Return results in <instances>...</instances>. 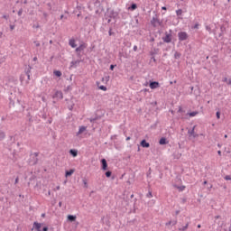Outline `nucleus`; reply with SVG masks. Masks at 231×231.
I'll return each instance as SVG.
<instances>
[{
	"label": "nucleus",
	"mask_w": 231,
	"mask_h": 231,
	"mask_svg": "<svg viewBox=\"0 0 231 231\" xmlns=\"http://www.w3.org/2000/svg\"><path fill=\"white\" fill-rule=\"evenodd\" d=\"M183 108H181V106L179 107L178 113H183Z\"/></svg>",
	"instance_id": "obj_52"
},
{
	"label": "nucleus",
	"mask_w": 231,
	"mask_h": 231,
	"mask_svg": "<svg viewBox=\"0 0 231 231\" xmlns=\"http://www.w3.org/2000/svg\"><path fill=\"white\" fill-rule=\"evenodd\" d=\"M174 158H177V160H180V158H181V153L178 152L177 154L174 155Z\"/></svg>",
	"instance_id": "obj_38"
},
{
	"label": "nucleus",
	"mask_w": 231,
	"mask_h": 231,
	"mask_svg": "<svg viewBox=\"0 0 231 231\" xmlns=\"http://www.w3.org/2000/svg\"><path fill=\"white\" fill-rule=\"evenodd\" d=\"M83 185L85 189H88V180H86V179L83 180Z\"/></svg>",
	"instance_id": "obj_39"
},
{
	"label": "nucleus",
	"mask_w": 231,
	"mask_h": 231,
	"mask_svg": "<svg viewBox=\"0 0 231 231\" xmlns=\"http://www.w3.org/2000/svg\"><path fill=\"white\" fill-rule=\"evenodd\" d=\"M43 17L46 19L48 17V13H43Z\"/></svg>",
	"instance_id": "obj_58"
},
{
	"label": "nucleus",
	"mask_w": 231,
	"mask_h": 231,
	"mask_svg": "<svg viewBox=\"0 0 231 231\" xmlns=\"http://www.w3.org/2000/svg\"><path fill=\"white\" fill-rule=\"evenodd\" d=\"M131 140V136L126 137V142H129Z\"/></svg>",
	"instance_id": "obj_63"
},
{
	"label": "nucleus",
	"mask_w": 231,
	"mask_h": 231,
	"mask_svg": "<svg viewBox=\"0 0 231 231\" xmlns=\"http://www.w3.org/2000/svg\"><path fill=\"white\" fill-rule=\"evenodd\" d=\"M224 179H225L226 181H230V180H231V176H230V175H226Z\"/></svg>",
	"instance_id": "obj_43"
},
{
	"label": "nucleus",
	"mask_w": 231,
	"mask_h": 231,
	"mask_svg": "<svg viewBox=\"0 0 231 231\" xmlns=\"http://www.w3.org/2000/svg\"><path fill=\"white\" fill-rule=\"evenodd\" d=\"M115 68H116V65H110V70L113 71L115 69Z\"/></svg>",
	"instance_id": "obj_49"
},
{
	"label": "nucleus",
	"mask_w": 231,
	"mask_h": 231,
	"mask_svg": "<svg viewBox=\"0 0 231 231\" xmlns=\"http://www.w3.org/2000/svg\"><path fill=\"white\" fill-rule=\"evenodd\" d=\"M41 226H42V224H41L39 222H34L32 230H33V228H35V230L39 231V230H41Z\"/></svg>",
	"instance_id": "obj_19"
},
{
	"label": "nucleus",
	"mask_w": 231,
	"mask_h": 231,
	"mask_svg": "<svg viewBox=\"0 0 231 231\" xmlns=\"http://www.w3.org/2000/svg\"><path fill=\"white\" fill-rule=\"evenodd\" d=\"M108 35H109V37L115 36V32H113V27H110V28H109Z\"/></svg>",
	"instance_id": "obj_28"
},
{
	"label": "nucleus",
	"mask_w": 231,
	"mask_h": 231,
	"mask_svg": "<svg viewBox=\"0 0 231 231\" xmlns=\"http://www.w3.org/2000/svg\"><path fill=\"white\" fill-rule=\"evenodd\" d=\"M197 115H199V112L193 111V112L187 113V116H189L190 118L196 116Z\"/></svg>",
	"instance_id": "obj_23"
},
{
	"label": "nucleus",
	"mask_w": 231,
	"mask_h": 231,
	"mask_svg": "<svg viewBox=\"0 0 231 231\" xmlns=\"http://www.w3.org/2000/svg\"><path fill=\"white\" fill-rule=\"evenodd\" d=\"M182 14H183V10H181V9L176 10V15H177V17H180V15H182Z\"/></svg>",
	"instance_id": "obj_30"
},
{
	"label": "nucleus",
	"mask_w": 231,
	"mask_h": 231,
	"mask_svg": "<svg viewBox=\"0 0 231 231\" xmlns=\"http://www.w3.org/2000/svg\"><path fill=\"white\" fill-rule=\"evenodd\" d=\"M175 226V225H178V219L170 220L165 223V226Z\"/></svg>",
	"instance_id": "obj_13"
},
{
	"label": "nucleus",
	"mask_w": 231,
	"mask_h": 231,
	"mask_svg": "<svg viewBox=\"0 0 231 231\" xmlns=\"http://www.w3.org/2000/svg\"><path fill=\"white\" fill-rule=\"evenodd\" d=\"M32 74V67L28 66L24 69V73L21 74L20 76V82L21 84H25L28 86L30 84V75Z\"/></svg>",
	"instance_id": "obj_1"
},
{
	"label": "nucleus",
	"mask_w": 231,
	"mask_h": 231,
	"mask_svg": "<svg viewBox=\"0 0 231 231\" xmlns=\"http://www.w3.org/2000/svg\"><path fill=\"white\" fill-rule=\"evenodd\" d=\"M111 19H112V18H107V19H106L108 24L111 23Z\"/></svg>",
	"instance_id": "obj_60"
},
{
	"label": "nucleus",
	"mask_w": 231,
	"mask_h": 231,
	"mask_svg": "<svg viewBox=\"0 0 231 231\" xmlns=\"http://www.w3.org/2000/svg\"><path fill=\"white\" fill-rule=\"evenodd\" d=\"M67 217H68V221H69L70 223L77 221V216L75 215H68Z\"/></svg>",
	"instance_id": "obj_21"
},
{
	"label": "nucleus",
	"mask_w": 231,
	"mask_h": 231,
	"mask_svg": "<svg viewBox=\"0 0 231 231\" xmlns=\"http://www.w3.org/2000/svg\"><path fill=\"white\" fill-rule=\"evenodd\" d=\"M78 59H82V52H76Z\"/></svg>",
	"instance_id": "obj_42"
},
{
	"label": "nucleus",
	"mask_w": 231,
	"mask_h": 231,
	"mask_svg": "<svg viewBox=\"0 0 231 231\" xmlns=\"http://www.w3.org/2000/svg\"><path fill=\"white\" fill-rule=\"evenodd\" d=\"M146 198H152V191H149L147 194H146Z\"/></svg>",
	"instance_id": "obj_36"
},
{
	"label": "nucleus",
	"mask_w": 231,
	"mask_h": 231,
	"mask_svg": "<svg viewBox=\"0 0 231 231\" xmlns=\"http://www.w3.org/2000/svg\"><path fill=\"white\" fill-rule=\"evenodd\" d=\"M179 41L182 42L183 41H187L189 39V33L187 32H178Z\"/></svg>",
	"instance_id": "obj_7"
},
{
	"label": "nucleus",
	"mask_w": 231,
	"mask_h": 231,
	"mask_svg": "<svg viewBox=\"0 0 231 231\" xmlns=\"http://www.w3.org/2000/svg\"><path fill=\"white\" fill-rule=\"evenodd\" d=\"M174 57H175V59H180V57H181V54L176 52V53L174 54Z\"/></svg>",
	"instance_id": "obj_44"
},
{
	"label": "nucleus",
	"mask_w": 231,
	"mask_h": 231,
	"mask_svg": "<svg viewBox=\"0 0 231 231\" xmlns=\"http://www.w3.org/2000/svg\"><path fill=\"white\" fill-rule=\"evenodd\" d=\"M86 48H88V43H81L78 48L75 49V52L82 53V51H84V50H86Z\"/></svg>",
	"instance_id": "obj_8"
},
{
	"label": "nucleus",
	"mask_w": 231,
	"mask_h": 231,
	"mask_svg": "<svg viewBox=\"0 0 231 231\" xmlns=\"http://www.w3.org/2000/svg\"><path fill=\"white\" fill-rule=\"evenodd\" d=\"M216 116H217V120H219V118H221V112L217 111L216 113Z\"/></svg>",
	"instance_id": "obj_37"
},
{
	"label": "nucleus",
	"mask_w": 231,
	"mask_h": 231,
	"mask_svg": "<svg viewBox=\"0 0 231 231\" xmlns=\"http://www.w3.org/2000/svg\"><path fill=\"white\" fill-rule=\"evenodd\" d=\"M217 154H218V156H221V150L217 151Z\"/></svg>",
	"instance_id": "obj_61"
},
{
	"label": "nucleus",
	"mask_w": 231,
	"mask_h": 231,
	"mask_svg": "<svg viewBox=\"0 0 231 231\" xmlns=\"http://www.w3.org/2000/svg\"><path fill=\"white\" fill-rule=\"evenodd\" d=\"M136 8H138V5L133 3L130 6H128L127 10H129L130 12H134Z\"/></svg>",
	"instance_id": "obj_22"
},
{
	"label": "nucleus",
	"mask_w": 231,
	"mask_h": 231,
	"mask_svg": "<svg viewBox=\"0 0 231 231\" xmlns=\"http://www.w3.org/2000/svg\"><path fill=\"white\" fill-rule=\"evenodd\" d=\"M207 183H208L207 180L203 181V185H207Z\"/></svg>",
	"instance_id": "obj_64"
},
{
	"label": "nucleus",
	"mask_w": 231,
	"mask_h": 231,
	"mask_svg": "<svg viewBox=\"0 0 231 231\" xmlns=\"http://www.w3.org/2000/svg\"><path fill=\"white\" fill-rule=\"evenodd\" d=\"M100 1L101 0H96L95 6H100Z\"/></svg>",
	"instance_id": "obj_45"
},
{
	"label": "nucleus",
	"mask_w": 231,
	"mask_h": 231,
	"mask_svg": "<svg viewBox=\"0 0 231 231\" xmlns=\"http://www.w3.org/2000/svg\"><path fill=\"white\" fill-rule=\"evenodd\" d=\"M162 41L167 44H169V42H172V30H170V33L167 32H165V36L162 37Z\"/></svg>",
	"instance_id": "obj_5"
},
{
	"label": "nucleus",
	"mask_w": 231,
	"mask_h": 231,
	"mask_svg": "<svg viewBox=\"0 0 231 231\" xmlns=\"http://www.w3.org/2000/svg\"><path fill=\"white\" fill-rule=\"evenodd\" d=\"M80 64V60H72L70 62V67L69 69H71V68H77V66Z\"/></svg>",
	"instance_id": "obj_18"
},
{
	"label": "nucleus",
	"mask_w": 231,
	"mask_h": 231,
	"mask_svg": "<svg viewBox=\"0 0 231 231\" xmlns=\"http://www.w3.org/2000/svg\"><path fill=\"white\" fill-rule=\"evenodd\" d=\"M206 30H207V32H208L209 33H212V29L210 28V26L207 25V26H206Z\"/></svg>",
	"instance_id": "obj_40"
},
{
	"label": "nucleus",
	"mask_w": 231,
	"mask_h": 231,
	"mask_svg": "<svg viewBox=\"0 0 231 231\" xmlns=\"http://www.w3.org/2000/svg\"><path fill=\"white\" fill-rule=\"evenodd\" d=\"M69 45L71 46L72 48H77V43H75V39H70L69 41Z\"/></svg>",
	"instance_id": "obj_24"
},
{
	"label": "nucleus",
	"mask_w": 231,
	"mask_h": 231,
	"mask_svg": "<svg viewBox=\"0 0 231 231\" xmlns=\"http://www.w3.org/2000/svg\"><path fill=\"white\" fill-rule=\"evenodd\" d=\"M73 172H75V170L66 171L65 172L66 178H69V176H72Z\"/></svg>",
	"instance_id": "obj_25"
},
{
	"label": "nucleus",
	"mask_w": 231,
	"mask_h": 231,
	"mask_svg": "<svg viewBox=\"0 0 231 231\" xmlns=\"http://www.w3.org/2000/svg\"><path fill=\"white\" fill-rule=\"evenodd\" d=\"M118 12L114 11L111 8H107L105 13V19H113L115 23H116V21H118Z\"/></svg>",
	"instance_id": "obj_2"
},
{
	"label": "nucleus",
	"mask_w": 231,
	"mask_h": 231,
	"mask_svg": "<svg viewBox=\"0 0 231 231\" xmlns=\"http://www.w3.org/2000/svg\"><path fill=\"white\" fill-rule=\"evenodd\" d=\"M10 30L11 31L15 30V25H10Z\"/></svg>",
	"instance_id": "obj_53"
},
{
	"label": "nucleus",
	"mask_w": 231,
	"mask_h": 231,
	"mask_svg": "<svg viewBox=\"0 0 231 231\" xmlns=\"http://www.w3.org/2000/svg\"><path fill=\"white\" fill-rule=\"evenodd\" d=\"M227 86H231V79H227Z\"/></svg>",
	"instance_id": "obj_56"
},
{
	"label": "nucleus",
	"mask_w": 231,
	"mask_h": 231,
	"mask_svg": "<svg viewBox=\"0 0 231 231\" xmlns=\"http://www.w3.org/2000/svg\"><path fill=\"white\" fill-rule=\"evenodd\" d=\"M59 207H60V208L62 207V201H60V202H59Z\"/></svg>",
	"instance_id": "obj_62"
},
{
	"label": "nucleus",
	"mask_w": 231,
	"mask_h": 231,
	"mask_svg": "<svg viewBox=\"0 0 231 231\" xmlns=\"http://www.w3.org/2000/svg\"><path fill=\"white\" fill-rule=\"evenodd\" d=\"M158 53V49H154L153 51L150 52L151 57H154Z\"/></svg>",
	"instance_id": "obj_32"
},
{
	"label": "nucleus",
	"mask_w": 231,
	"mask_h": 231,
	"mask_svg": "<svg viewBox=\"0 0 231 231\" xmlns=\"http://www.w3.org/2000/svg\"><path fill=\"white\" fill-rule=\"evenodd\" d=\"M169 143V140H167L166 137H162L160 140H159V144L160 145H167Z\"/></svg>",
	"instance_id": "obj_17"
},
{
	"label": "nucleus",
	"mask_w": 231,
	"mask_h": 231,
	"mask_svg": "<svg viewBox=\"0 0 231 231\" xmlns=\"http://www.w3.org/2000/svg\"><path fill=\"white\" fill-rule=\"evenodd\" d=\"M53 73L55 77H62V72L60 70H54Z\"/></svg>",
	"instance_id": "obj_27"
},
{
	"label": "nucleus",
	"mask_w": 231,
	"mask_h": 231,
	"mask_svg": "<svg viewBox=\"0 0 231 231\" xmlns=\"http://www.w3.org/2000/svg\"><path fill=\"white\" fill-rule=\"evenodd\" d=\"M134 51H138V46L136 45L134 46Z\"/></svg>",
	"instance_id": "obj_54"
},
{
	"label": "nucleus",
	"mask_w": 231,
	"mask_h": 231,
	"mask_svg": "<svg viewBox=\"0 0 231 231\" xmlns=\"http://www.w3.org/2000/svg\"><path fill=\"white\" fill-rule=\"evenodd\" d=\"M100 118H102V116L96 115L94 117L88 118V121L90 122V124L94 125L97 124V121L100 120Z\"/></svg>",
	"instance_id": "obj_10"
},
{
	"label": "nucleus",
	"mask_w": 231,
	"mask_h": 231,
	"mask_svg": "<svg viewBox=\"0 0 231 231\" xmlns=\"http://www.w3.org/2000/svg\"><path fill=\"white\" fill-rule=\"evenodd\" d=\"M73 107H75V103H71L70 105H68L69 111H73Z\"/></svg>",
	"instance_id": "obj_31"
},
{
	"label": "nucleus",
	"mask_w": 231,
	"mask_h": 231,
	"mask_svg": "<svg viewBox=\"0 0 231 231\" xmlns=\"http://www.w3.org/2000/svg\"><path fill=\"white\" fill-rule=\"evenodd\" d=\"M223 82H228V79L227 78H224V79H223Z\"/></svg>",
	"instance_id": "obj_59"
},
{
	"label": "nucleus",
	"mask_w": 231,
	"mask_h": 231,
	"mask_svg": "<svg viewBox=\"0 0 231 231\" xmlns=\"http://www.w3.org/2000/svg\"><path fill=\"white\" fill-rule=\"evenodd\" d=\"M21 15H23V8H21V9L18 11V16L21 17Z\"/></svg>",
	"instance_id": "obj_47"
},
{
	"label": "nucleus",
	"mask_w": 231,
	"mask_h": 231,
	"mask_svg": "<svg viewBox=\"0 0 231 231\" xmlns=\"http://www.w3.org/2000/svg\"><path fill=\"white\" fill-rule=\"evenodd\" d=\"M149 86H150L151 89H158V88H160V82L150 81Z\"/></svg>",
	"instance_id": "obj_9"
},
{
	"label": "nucleus",
	"mask_w": 231,
	"mask_h": 231,
	"mask_svg": "<svg viewBox=\"0 0 231 231\" xmlns=\"http://www.w3.org/2000/svg\"><path fill=\"white\" fill-rule=\"evenodd\" d=\"M5 138H6V134H5V132L0 130V141L5 140Z\"/></svg>",
	"instance_id": "obj_26"
},
{
	"label": "nucleus",
	"mask_w": 231,
	"mask_h": 231,
	"mask_svg": "<svg viewBox=\"0 0 231 231\" xmlns=\"http://www.w3.org/2000/svg\"><path fill=\"white\" fill-rule=\"evenodd\" d=\"M60 21H62L63 19H68V16H64V14H61L60 16Z\"/></svg>",
	"instance_id": "obj_46"
},
{
	"label": "nucleus",
	"mask_w": 231,
	"mask_h": 231,
	"mask_svg": "<svg viewBox=\"0 0 231 231\" xmlns=\"http://www.w3.org/2000/svg\"><path fill=\"white\" fill-rule=\"evenodd\" d=\"M39 163V152H31L29 158V165H37Z\"/></svg>",
	"instance_id": "obj_3"
},
{
	"label": "nucleus",
	"mask_w": 231,
	"mask_h": 231,
	"mask_svg": "<svg viewBox=\"0 0 231 231\" xmlns=\"http://www.w3.org/2000/svg\"><path fill=\"white\" fill-rule=\"evenodd\" d=\"M32 28H36V29H37V28H41V25H39V23L33 24V25H32Z\"/></svg>",
	"instance_id": "obj_50"
},
{
	"label": "nucleus",
	"mask_w": 231,
	"mask_h": 231,
	"mask_svg": "<svg viewBox=\"0 0 231 231\" xmlns=\"http://www.w3.org/2000/svg\"><path fill=\"white\" fill-rule=\"evenodd\" d=\"M98 88H99V89H101V91H107V87H106L104 85H101Z\"/></svg>",
	"instance_id": "obj_35"
},
{
	"label": "nucleus",
	"mask_w": 231,
	"mask_h": 231,
	"mask_svg": "<svg viewBox=\"0 0 231 231\" xmlns=\"http://www.w3.org/2000/svg\"><path fill=\"white\" fill-rule=\"evenodd\" d=\"M113 174V172L111 171H106L105 175L106 178H111V175Z\"/></svg>",
	"instance_id": "obj_33"
},
{
	"label": "nucleus",
	"mask_w": 231,
	"mask_h": 231,
	"mask_svg": "<svg viewBox=\"0 0 231 231\" xmlns=\"http://www.w3.org/2000/svg\"><path fill=\"white\" fill-rule=\"evenodd\" d=\"M52 98H53L54 100H57V101L62 100V98H64V94L62 93V91L57 90V91L53 94Z\"/></svg>",
	"instance_id": "obj_6"
},
{
	"label": "nucleus",
	"mask_w": 231,
	"mask_h": 231,
	"mask_svg": "<svg viewBox=\"0 0 231 231\" xmlns=\"http://www.w3.org/2000/svg\"><path fill=\"white\" fill-rule=\"evenodd\" d=\"M178 189L180 192H183V190H185V186H179Z\"/></svg>",
	"instance_id": "obj_41"
},
{
	"label": "nucleus",
	"mask_w": 231,
	"mask_h": 231,
	"mask_svg": "<svg viewBox=\"0 0 231 231\" xmlns=\"http://www.w3.org/2000/svg\"><path fill=\"white\" fill-rule=\"evenodd\" d=\"M151 24L153 26V28H156V26H162L163 24L162 21H160V18H158V14H154L151 20Z\"/></svg>",
	"instance_id": "obj_4"
},
{
	"label": "nucleus",
	"mask_w": 231,
	"mask_h": 231,
	"mask_svg": "<svg viewBox=\"0 0 231 231\" xmlns=\"http://www.w3.org/2000/svg\"><path fill=\"white\" fill-rule=\"evenodd\" d=\"M14 183H15V185H17V183H19V177H17V178L15 179Z\"/></svg>",
	"instance_id": "obj_55"
},
{
	"label": "nucleus",
	"mask_w": 231,
	"mask_h": 231,
	"mask_svg": "<svg viewBox=\"0 0 231 231\" xmlns=\"http://www.w3.org/2000/svg\"><path fill=\"white\" fill-rule=\"evenodd\" d=\"M47 122H48V124H52L53 118L50 117Z\"/></svg>",
	"instance_id": "obj_51"
},
{
	"label": "nucleus",
	"mask_w": 231,
	"mask_h": 231,
	"mask_svg": "<svg viewBox=\"0 0 231 231\" xmlns=\"http://www.w3.org/2000/svg\"><path fill=\"white\" fill-rule=\"evenodd\" d=\"M191 28L192 30H199V23H195Z\"/></svg>",
	"instance_id": "obj_34"
},
{
	"label": "nucleus",
	"mask_w": 231,
	"mask_h": 231,
	"mask_svg": "<svg viewBox=\"0 0 231 231\" xmlns=\"http://www.w3.org/2000/svg\"><path fill=\"white\" fill-rule=\"evenodd\" d=\"M9 151H12V145H14V143H15V137L14 136H9Z\"/></svg>",
	"instance_id": "obj_15"
},
{
	"label": "nucleus",
	"mask_w": 231,
	"mask_h": 231,
	"mask_svg": "<svg viewBox=\"0 0 231 231\" xmlns=\"http://www.w3.org/2000/svg\"><path fill=\"white\" fill-rule=\"evenodd\" d=\"M141 146L143 147L144 149H149V147H151V144L147 143L145 139H143L141 141Z\"/></svg>",
	"instance_id": "obj_14"
},
{
	"label": "nucleus",
	"mask_w": 231,
	"mask_h": 231,
	"mask_svg": "<svg viewBox=\"0 0 231 231\" xmlns=\"http://www.w3.org/2000/svg\"><path fill=\"white\" fill-rule=\"evenodd\" d=\"M86 129H88V127L81 125L79 126V129L78 131V133L76 134V136H79V134H82V133H84V131H86Z\"/></svg>",
	"instance_id": "obj_20"
},
{
	"label": "nucleus",
	"mask_w": 231,
	"mask_h": 231,
	"mask_svg": "<svg viewBox=\"0 0 231 231\" xmlns=\"http://www.w3.org/2000/svg\"><path fill=\"white\" fill-rule=\"evenodd\" d=\"M101 170L102 171H106L107 170V160L106 159H101Z\"/></svg>",
	"instance_id": "obj_11"
},
{
	"label": "nucleus",
	"mask_w": 231,
	"mask_h": 231,
	"mask_svg": "<svg viewBox=\"0 0 231 231\" xmlns=\"http://www.w3.org/2000/svg\"><path fill=\"white\" fill-rule=\"evenodd\" d=\"M151 60H152L153 62H156V58H154V56H152Z\"/></svg>",
	"instance_id": "obj_57"
},
{
	"label": "nucleus",
	"mask_w": 231,
	"mask_h": 231,
	"mask_svg": "<svg viewBox=\"0 0 231 231\" xmlns=\"http://www.w3.org/2000/svg\"><path fill=\"white\" fill-rule=\"evenodd\" d=\"M34 44H35L36 48H39V46H41V42H39L37 41L34 42Z\"/></svg>",
	"instance_id": "obj_48"
},
{
	"label": "nucleus",
	"mask_w": 231,
	"mask_h": 231,
	"mask_svg": "<svg viewBox=\"0 0 231 231\" xmlns=\"http://www.w3.org/2000/svg\"><path fill=\"white\" fill-rule=\"evenodd\" d=\"M195 129H196V126H193L191 130L188 131V134L189 136H193V138H198L199 134L194 132Z\"/></svg>",
	"instance_id": "obj_12"
},
{
	"label": "nucleus",
	"mask_w": 231,
	"mask_h": 231,
	"mask_svg": "<svg viewBox=\"0 0 231 231\" xmlns=\"http://www.w3.org/2000/svg\"><path fill=\"white\" fill-rule=\"evenodd\" d=\"M187 228H189V223H187L184 226L180 227V228H179V231H186Z\"/></svg>",
	"instance_id": "obj_29"
},
{
	"label": "nucleus",
	"mask_w": 231,
	"mask_h": 231,
	"mask_svg": "<svg viewBox=\"0 0 231 231\" xmlns=\"http://www.w3.org/2000/svg\"><path fill=\"white\" fill-rule=\"evenodd\" d=\"M69 152L73 158H77V156H79V150L77 149H70Z\"/></svg>",
	"instance_id": "obj_16"
}]
</instances>
